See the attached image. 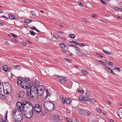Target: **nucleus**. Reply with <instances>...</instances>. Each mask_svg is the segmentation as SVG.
Returning a JSON list of instances; mask_svg holds the SVG:
<instances>
[{
  "label": "nucleus",
  "mask_w": 122,
  "mask_h": 122,
  "mask_svg": "<svg viewBox=\"0 0 122 122\" xmlns=\"http://www.w3.org/2000/svg\"><path fill=\"white\" fill-rule=\"evenodd\" d=\"M120 68L118 67H116L114 69V70H117L118 71H121V70H120Z\"/></svg>",
  "instance_id": "obj_46"
},
{
  "label": "nucleus",
  "mask_w": 122,
  "mask_h": 122,
  "mask_svg": "<svg viewBox=\"0 0 122 122\" xmlns=\"http://www.w3.org/2000/svg\"><path fill=\"white\" fill-rule=\"evenodd\" d=\"M66 99H64V98H63L62 99V103L64 104L65 102H66Z\"/></svg>",
  "instance_id": "obj_42"
},
{
  "label": "nucleus",
  "mask_w": 122,
  "mask_h": 122,
  "mask_svg": "<svg viewBox=\"0 0 122 122\" xmlns=\"http://www.w3.org/2000/svg\"><path fill=\"white\" fill-rule=\"evenodd\" d=\"M33 108L29 112H26V111H25V112H21L22 113H25L24 115L25 117L28 118H31L33 115Z\"/></svg>",
  "instance_id": "obj_7"
},
{
  "label": "nucleus",
  "mask_w": 122,
  "mask_h": 122,
  "mask_svg": "<svg viewBox=\"0 0 122 122\" xmlns=\"http://www.w3.org/2000/svg\"><path fill=\"white\" fill-rule=\"evenodd\" d=\"M84 92V91L83 90H81L80 91V93L81 95H83Z\"/></svg>",
  "instance_id": "obj_54"
},
{
  "label": "nucleus",
  "mask_w": 122,
  "mask_h": 122,
  "mask_svg": "<svg viewBox=\"0 0 122 122\" xmlns=\"http://www.w3.org/2000/svg\"><path fill=\"white\" fill-rule=\"evenodd\" d=\"M46 96L45 97L47 98L48 96L50 97V93L48 91V90H46Z\"/></svg>",
  "instance_id": "obj_25"
},
{
  "label": "nucleus",
  "mask_w": 122,
  "mask_h": 122,
  "mask_svg": "<svg viewBox=\"0 0 122 122\" xmlns=\"http://www.w3.org/2000/svg\"><path fill=\"white\" fill-rule=\"evenodd\" d=\"M113 63L112 62L110 61L108 63V65L109 66H111L112 67H113L114 66V65H113Z\"/></svg>",
  "instance_id": "obj_36"
},
{
  "label": "nucleus",
  "mask_w": 122,
  "mask_h": 122,
  "mask_svg": "<svg viewBox=\"0 0 122 122\" xmlns=\"http://www.w3.org/2000/svg\"><path fill=\"white\" fill-rule=\"evenodd\" d=\"M119 5L120 7H122V2H119Z\"/></svg>",
  "instance_id": "obj_53"
},
{
  "label": "nucleus",
  "mask_w": 122,
  "mask_h": 122,
  "mask_svg": "<svg viewBox=\"0 0 122 122\" xmlns=\"http://www.w3.org/2000/svg\"><path fill=\"white\" fill-rule=\"evenodd\" d=\"M71 102V100L70 99H68L66 101V103L67 104H69Z\"/></svg>",
  "instance_id": "obj_33"
},
{
  "label": "nucleus",
  "mask_w": 122,
  "mask_h": 122,
  "mask_svg": "<svg viewBox=\"0 0 122 122\" xmlns=\"http://www.w3.org/2000/svg\"><path fill=\"white\" fill-rule=\"evenodd\" d=\"M25 23H29V20H26L24 21Z\"/></svg>",
  "instance_id": "obj_48"
},
{
  "label": "nucleus",
  "mask_w": 122,
  "mask_h": 122,
  "mask_svg": "<svg viewBox=\"0 0 122 122\" xmlns=\"http://www.w3.org/2000/svg\"><path fill=\"white\" fill-rule=\"evenodd\" d=\"M7 113L6 112V114L5 115V119L6 120H7Z\"/></svg>",
  "instance_id": "obj_49"
},
{
  "label": "nucleus",
  "mask_w": 122,
  "mask_h": 122,
  "mask_svg": "<svg viewBox=\"0 0 122 122\" xmlns=\"http://www.w3.org/2000/svg\"><path fill=\"white\" fill-rule=\"evenodd\" d=\"M80 51L81 50H78L76 51V52L77 55L80 56H82L83 55V54Z\"/></svg>",
  "instance_id": "obj_20"
},
{
  "label": "nucleus",
  "mask_w": 122,
  "mask_h": 122,
  "mask_svg": "<svg viewBox=\"0 0 122 122\" xmlns=\"http://www.w3.org/2000/svg\"><path fill=\"white\" fill-rule=\"evenodd\" d=\"M34 13H35V12L34 11H32L31 12V15H35V14H34Z\"/></svg>",
  "instance_id": "obj_59"
},
{
  "label": "nucleus",
  "mask_w": 122,
  "mask_h": 122,
  "mask_svg": "<svg viewBox=\"0 0 122 122\" xmlns=\"http://www.w3.org/2000/svg\"><path fill=\"white\" fill-rule=\"evenodd\" d=\"M53 36L54 38L57 39L59 38V36L57 34L54 33L53 35Z\"/></svg>",
  "instance_id": "obj_19"
},
{
  "label": "nucleus",
  "mask_w": 122,
  "mask_h": 122,
  "mask_svg": "<svg viewBox=\"0 0 122 122\" xmlns=\"http://www.w3.org/2000/svg\"><path fill=\"white\" fill-rule=\"evenodd\" d=\"M26 105L27 107L29 106H31L32 109H33V107L31 104L30 102L27 101L24 102H23L22 104L21 102L18 101L17 102L16 104L17 107L20 110V111L23 112H25L24 106H25Z\"/></svg>",
  "instance_id": "obj_2"
},
{
  "label": "nucleus",
  "mask_w": 122,
  "mask_h": 122,
  "mask_svg": "<svg viewBox=\"0 0 122 122\" xmlns=\"http://www.w3.org/2000/svg\"><path fill=\"white\" fill-rule=\"evenodd\" d=\"M61 47L62 48H64L65 46V45L64 43H61Z\"/></svg>",
  "instance_id": "obj_35"
},
{
  "label": "nucleus",
  "mask_w": 122,
  "mask_h": 122,
  "mask_svg": "<svg viewBox=\"0 0 122 122\" xmlns=\"http://www.w3.org/2000/svg\"><path fill=\"white\" fill-rule=\"evenodd\" d=\"M69 36L71 38L74 39L76 37V36L74 34H71L69 35Z\"/></svg>",
  "instance_id": "obj_22"
},
{
  "label": "nucleus",
  "mask_w": 122,
  "mask_h": 122,
  "mask_svg": "<svg viewBox=\"0 0 122 122\" xmlns=\"http://www.w3.org/2000/svg\"><path fill=\"white\" fill-rule=\"evenodd\" d=\"M33 110L36 113H39L41 111V109L40 106L38 104H36L34 107H33Z\"/></svg>",
  "instance_id": "obj_8"
},
{
  "label": "nucleus",
  "mask_w": 122,
  "mask_h": 122,
  "mask_svg": "<svg viewBox=\"0 0 122 122\" xmlns=\"http://www.w3.org/2000/svg\"><path fill=\"white\" fill-rule=\"evenodd\" d=\"M5 86L4 88V92L5 95L9 94L11 92V87L10 85L8 82L4 83Z\"/></svg>",
  "instance_id": "obj_6"
},
{
  "label": "nucleus",
  "mask_w": 122,
  "mask_h": 122,
  "mask_svg": "<svg viewBox=\"0 0 122 122\" xmlns=\"http://www.w3.org/2000/svg\"><path fill=\"white\" fill-rule=\"evenodd\" d=\"M102 50L103 52L106 54L109 55H110L111 54V52H109L108 51H107L104 50L103 49Z\"/></svg>",
  "instance_id": "obj_24"
},
{
  "label": "nucleus",
  "mask_w": 122,
  "mask_h": 122,
  "mask_svg": "<svg viewBox=\"0 0 122 122\" xmlns=\"http://www.w3.org/2000/svg\"><path fill=\"white\" fill-rule=\"evenodd\" d=\"M84 110L81 109L79 110V112L80 114H81L83 116V112H84Z\"/></svg>",
  "instance_id": "obj_28"
},
{
  "label": "nucleus",
  "mask_w": 122,
  "mask_h": 122,
  "mask_svg": "<svg viewBox=\"0 0 122 122\" xmlns=\"http://www.w3.org/2000/svg\"><path fill=\"white\" fill-rule=\"evenodd\" d=\"M11 69V68H9L6 65H4L3 67V70L5 72L10 71Z\"/></svg>",
  "instance_id": "obj_10"
},
{
  "label": "nucleus",
  "mask_w": 122,
  "mask_h": 122,
  "mask_svg": "<svg viewBox=\"0 0 122 122\" xmlns=\"http://www.w3.org/2000/svg\"><path fill=\"white\" fill-rule=\"evenodd\" d=\"M25 94V93L24 91H21L19 92L17 95V97L19 98H22L24 97Z\"/></svg>",
  "instance_id": "obj_9"
},
{
  "label": "nucleus",
  "mask_w": 122,
  "mask_h": 122,
  "mask_svg": "<svg viewBox=\"0 0 122 122\" xmlns=\"http://www.w3.org/2000/svg\"><path fill=\"white\" fill-rule=\"evenodd\" d=\"M31 28L32 30H35V29H36L35 28H36L35 27H31Z\"/></svg>",
  "instance_id": "obj_60"
},
{
  "label": "nucleus",
  "mask_w": 122,
  "mask_h": 122,
  "mask_svg": "<svg viewBox=\"0 0 122 122\" xmlns=\"http://www.w3.org/2000/svg\"><path fill=\"white\" fill-rule=\"evenodd\" d=\"M111 68H109V69H108V70H107V71H108L109 72H110V71L111 70Z\"/></svg>",
  "instance_id": "obj_61"
},
{
  "label": "nucleus",
  "mask_w": 122,
  "mask_h": 122,
  "mask_svg": "<svg viewBox=\"0 0 122 122\" xmlns=\"http://www.w3.org/2000/svg\"><path fill=\"white\" fill-rule=\"evenodd\" d=\"M18 110L17 109H15L13 111V112L12 113V115L14 117H16L15 114L16 113V112Z\"/></svg>",
  "instance_id": "obj_16"
},
{
  "label": "nucleus",
  "mask_w": 122,
  "mask_h": 122,
  "mask_svg": "<svg viewBox=\"0 0 122 122\" xmlns=\"http://www.w3.org/2000/svg\"><path fill=\"white\" fill-rule=\"evenodd\" d=\"M91 112L87 110H84L83 112V116H89L91 114Z\"/></svg>",
  "instance_id": "obj_11"
},
{
  "label": "nucleus",
  "mask_w": 122,
  "mask_h": 122,
  "mask_svg": "<svg viewBox=\"0 0 122 122\" xmlns=\"http://www.w3.org/2000/svg\"><path fill=\"white\" fill-rule=\"evenodd\" d=\"M75 48L76 50V51H78V50H81L78 47H77L76 46L75 47Z\"/></svg>",
  "instance_id": "obj_50"
},
{
  "label": "nucleus",
  "mask_w": 122,
  "mask_h": 122,
  "mask_svg": "<svg viewBox=\"0 0 122 122\" xmlns=\"http://www.w3.org/2000/svg\"><path fill=\"white\" fill-rule=\"evenodd\" d=\"M97 111L99 113H101V112L100 109L99 108H97Z\"/></svg>",
  "instance_id": "obj_43"
},
{
  "label": "nucleus",
  "mask_w": 122,
  "mask_h": 122,
  "mask_svg": "<svg viewBox=\"0 0 122 122\" xmlns=\"http://www.w3.org/2000/svg\"><path fill=\"white\" fill-rule=\"evenodd\" d=\"M98 61L100 63H101L102 64H103L105 66L106 65V62H104L103 61H101V60H99Z\"/></svg>",
  "instance_id": "obj_31"
},
{
  "label": "nucleus",
  "mask_w": 122,
  "mask_h": 122,
  "mask_svg": "<svg viewBox=\"0 0 122 122\" xmlns=\"http://www.w3.org/2000/svg\"><path fill=\"white\" fill-rule=\"evenodd\" d=\"M90 92L89 91V90H87L86 94V96L87 97H89L90 96Z\"/></svg>",
  "instance_id": "obj_30"
},
{
  "label": "nucleus",
  "mask_w": 122,
  "mask_h": 122,
  "mask_svg": "<svg viewBox=\"0 0 122 122\" xmlns=\"http://www.w3.org/2000/svg\"><path fill=\"white\" fill-rule=\"evenodd\" d=\"M44 92V91L43 89L36 92H30V93L29 92H27L26 94L30 97L32 98L34 97L35 98L37 97L38 95L40 96H43Z\"/></svg>",
  "instance_id": "obj_3"
},
{
  "label": "nucleus",
  "mask_w": 122,
  "mask_h": 122,
  "mask_svg": "<svg viewBox=\"0 0 122 122\" xmlns=\"http://www.w3.org/2000/svg\"><path fill=\"white\" fill-rule=\"evenodd\" d=\"M4 83H3L1 85V83L0 82V92H1L3 90L4 91Z\"/></svg>",
  "instance_id": "obj_17"
},
{
  "label": "nucleus",
  "mask_w": 122,
  "mask_h": 122,
  "mask_svg": "<svg viewBox=\"0 0 122 122\" xmlns=\"http://www.w3.org/2000/svg\"><path fill=\"white\" fill-rule=\"evenodd\" d=\"M14 68L15 70H20V66H15L14 67Z\"/></svg>",
  "instance_id": "obj_23"
},
{
  "label": "nucleus",
  "mask_w": 122,
  "mask_h": 122,
  "mask_svg": "<svg viewBox=\"0 0 122 122\" xmlns=\"http://www.w3.org/2000/svg\"><path fill=\"white\" fill-rule=\"evenodd\" d=\"M115 10L118 11H122V9L120 8H119L117 7H115Z\"/></svg>",
  "instance_id": "obj_26"
},
{
  "label": "nucleus",
  "mask_w": 122,
  "mask_h": 122,
  "mask_svg": "<svg viewBox=\"0 0 122 122\" xmlns=\"http://www.w3.org/2000/svg\"><path fill=\"white\" fill-rule=\"evenodd\" d=\"M9 18L11 19L17 20L18 19L14 15L11 14H9Z\"/></svg>",
  "instance_id": "obj_13"
},
{
  "label": "nucleus",
  "mask_w": 122,
  "mask_h": 122,
  "mask_svg": "<svg viewBox=\"0 0 122 122\" xmlns=\"http://www.w3.org/2000/svg\"><path fill=\"white\" fill-rule=\"evenodd\" d=\"M78 3L81 6H83V4L80 1L78 2Z\"/></svg>",
  "instance_id": "obj_56"
},
{
  "label": "nucleus",
  "mask_w": 122,
  "mask_h": 122,
  "mask_svg": "<svg viewBox=\"0 0 122 122\" xmlns=\"http://www.w3.org/2000/svg\"><path fill=\"white\" fill-rule=\"evenodd\" d=\"M64 60H66L68 61L70 63L71 62V60H69L67 58H64Z\"/></svg>",
  "instance_id": "obj_41"
},
{
  "label": "nucleus",
  "mask_w": 122,
  "mask_h": 122,
  "mask_svg": "<svg viewBox=\"0 0 122 122\" xmlns=\"http://www.w3.org/2000/svg\"><path fill=\"white\" fill-rule=\"evenodd\" d=\"M44 87L41 85L38 86L36 84L35 85H32V86L30 85V92H37L39 91L40 90H42L44 89Z\"/></svg>",
  "instance_id": "obj_5"
},
{
  "label": "nucleus",
  "mask_w": 122,
  "mask_h": 122,
  "mask_svg": "<svg viewBox=\"0 0 122 122\" xmlns=\"http://www.w3.org/2000/svg\"><path fill=\"white\" fill-rule=\"evenodd\" d=\"M44 106L46 110L50 112L53 111L55 108L54 105L49 101L45 102L44 104Z\"/></svg>",
  "instance_id": "obj_4"
},
{
  "label": "nucleus",
  "mask_w": 122,
  "mask_h": 122,
  "mask_svg": "<svg viewBox=\"0 0 122 122\" xmlns=\"http://www.w3.org/2000/svg\"><path fill=\"white\" fill-rule=\"evenodd\" d=\"M67 80V79L66 77L62 76V78H61L60 82L61 83H64Z\"/></svg>",
  "instance_id": "obj_14"
},
{
  "label": "nucleus",
  "mask_w": 122,
  "mask_h": 122,
  "mask_svg": "<svg viewBox=\"0 0 122 122\" xmlns=\"http://www.w3.org/2000/svg\"><path fill=\"white\" fill-rule=\"evenodd\" d=\"M100 1L104 5L106 4V1H107V0H100Z\"/></svg>",
  "instance_id": "obj_29"
},
{
  "label": "nucleus",
  "mask_w": 122,
  "mask_h": 122,
  "mask_svg": "<svg viewBox=\"0 0 122 122\" xmlns=\"http://www.w3.org/2000/svg\"><path fill=\"white\" fill-rule=\"evenodd\" d=\"M17 78V83L18 84H21V87L23 88H27L30 89V85H31V82L30 80L29 79L27 78H25L22 81L21 78Z\"/></svg>",
  "instance_id": "obj_1"
},
{
  "label": "nucleus",
  "mask_w": 122,
  "mask_h": 122,
  "mask_svg": "<svg viewBox=\"0 0 122 122\" xmlns=\"http://www.w3.org/2000/svg\"><path fill=\"white\" fill-rule=\"evenodd\" d=\"M66 112L68 113H70V110L68 109H66Z\"/></svg>",
  "instance_id": "obj_55"
},
{
  "label": "nucleus",
  "mask_w": 122,
  "mask_h": 122,
  "mask_svg": "<svg viewBox=\"0 0 122 122\" xmlns=\"http://www.w3.org/2000/svg\"><path fill=\"white\" fill-rule=\"evenodd\" d=\"M78 97L79 98V99L80 101H81L82 100V98L83 97L82 96L80 95Z\"/></svg>",
  "instance_id": "obj_38"
},
{
  "label": "nucleus",
  "mask_w": 122,
  "mask_h": 122,
  "mask_svg": "<svg viewBox=\"0 0 122 122\" xmlns=\"http://www.w3.org/2000/svg\"><path fill=\"white\" fill-rule=\"evenodd\" d=\"M81 20H83L85 22H88L87 20L86 19H85L84 18H82Z\"/></svg>",
  "instance_id": "obj_39"
},
{
  "label": "nucleus",
  "mask_w": 122,
  "mask_h": 122,
  "mask_svg": "<svg viewBox=\"0 0 122 122\" xmlns=\"http://www.w3.org/2000/svg\"><path fill=\"white\" fill-rule=\"evenodd\" d=\"M96 54L98 56L101 57L102 58H103V56L101 54L98 53H97Z\"/></svg>",
  "instance_id": "obj_47"
},
{
  "label": "nucleus",
  "mask_w": 122,
  "mask_h": 122,
  "mask_svg": "<svg viewBox=\"0 0 122 122\" xmlns=\"http://www.w3.org/2000/svg\"><path fill=\"white\" fill-rule=\"evenodd\" d=\"M11 35L15 38H18V36L17 35L14 34L13 33H11Z\"/></svg>",
  "instance_id": "obj_34"
},
{
  "label": "nucleus",
  "mask_w": 122,
  "mask_h": 122,
  "mask_svg": "<svg viewBox=\"0 0 122 122\" xmlns=\"http://www.w3.org/2000/svg\"><path fill=\"white\" fill-rule=\"evenodd\" d=\"M5 44L7 45H10V44L7 41H6L5 42Z\"/></svg>",
  "instance_id": "obj_58"
},
{
  "label": "nucleus",
  "mask_w": 122,
  "mask_h": 122,
  "mask_svg": "<svg viewBox=\"0 0 122 122\" xmlns=\"http://www.w3.org/2000/svg\"><path fill=\"white\" fill-rule=\"evenodd\" d=\"M26 43L25 42H22L21 43V44L23 46H25L26 45Z\"/></svg>",
  "instance_id": "obj_57"
},
{
  "label": "nucleus",
  "mask_w": 122,
  "mask_h": 122,
  "mask_svg": "<svg viewBox=\"0 0 122 122\" xmlns=\"http://www.w3.org/2000/svg\"><path fill=\"white\" fill-rule=\"evenodd\" d=\"M112 73L113 75H114L115 74V73L112 70H111V71H110V72Z\"/></svg>",
  "instance_id": "obj_52"
},
{
  "label": "nucleus",
  "mask_w": 122,
  "mask_h": 122,
  "mask_svg": "<svg viewBox=\"0 0 122 122\" xmlns=\"http://www.w3.org/2000/svg\"><path fill=\"white\" fill-rule=\"evenodd\" d=\"M5 97V96L0 93V98H1L2 99L3 98H4V97Z\"/></svg>",
  "instance_id": "obj_37"
},
{
  "label": "nucleus",
  "mask_w": 122,
  "mask_h": 122,
  "mask_svg": "<svg viewBox=\"0 0 122 122\" xmlns=\"http://www.w3.org/2000/svg\"><path fill=\"white\" fill-rule=\"evenodd\" d=\"M103 113L105 115H106L107 114V113H106V112H105V111L103 112Z\"/></svg>",
  "instance_id": "obj_62"
},
{
  "label": "nucleus",
  "mask_w": 122,
  "mask_h": 122,
  "mask_svg": "<svg viewBox=\"0 0 122 122\" xmlns=\"http://www.w3.org/2000/svg\"><path fill=\"white\" fill-rule=\"evenodd\" d=\"M70 42L74 43L75 45H77L78 44V43L77 41H75L74 40H72L70 41Z\"/></svg>",
  "instance_id": "obj_27"
},
{
  "label": "nucleus",
  "mask_w": 122,
  "mask_h": 122,
  "mask_svg": "<svg viewBox=\"0 0 122 122\" xmlns=\"http://www.w3.org/2000/svg\"><path fill=\"white\" fill-rule=\"evenodd\" d=\"M0 122H6L3 119L1 118L0 120Z\"/></svg>",
  "instance_id": "obj_51"
},
{
  "label": "nucleus",
  "mask_w": 122,
  "mask_h": 122,
  "mask_svg": "<svg viewBox=\"0 0 122 122\" xmlns=\"http://www.w3.org/2000/svg\"><path fill=\"white\" fill-rule=\"evenodd\" d=\"M54 78L56 81H60L61 78H62V76H54Z\"/></svg>",
  "instance_id": "obj_15"
},
{
  "label": "nucleus",
  "mask_w": 122,
  "mask_h": 122,
  "mask_svg": "<svg viewBox=\"0 0 122 122\" xmlns=\"http://www.w3.org/2000/svg\"><path fill=\"white\" fill-rule=\"evenodd\" d=\"M66 119L67 121L68 122H71V120L69 118H68L67 117H66Z\"/></svg>",
  "instance_id": "obj_44"
},
{
  "label": "nucleus",
  "mask_w": 122,
  "mask_h": 122,
  "mask_svg": "<svg viewBox=\"0 0 122 122\" xmlns=\"http://www.w3.org/2000/svg\"><path fill=\"white\" fill-rule=\"evenodd\" d=\"M23 118V115L21 114H20L19 115L18 117L16 119L15 121L16 122H20L22 121Z\"/></svg>",
  "instance_id": "obj_12"
},
{
  "label": "nucleus",
  "mask_w": 122,
  "mask_h": 122,
  "mask_svg": "<svg viewBox=\"0 0 122 122\" xmlns=\"http://www.w3.org/2000/svg\"><path fill=\"white\" fill-rule=\"evenodd\" d=\"M117 18L118 19H122L121 17L120 16H118L117 17Z\"/></svg>",
  "instance_id": "obj_63"
},
{
  "label": "nucleus",
  "mask_w": 122,
  "mask_h": 122,
  "mask_svg": "<svg viewBox=\"0 0 122 122\" xmlns=\"http://www.w3.org/2000/svg\"><path fill=\"white\" fill-rule=\"evenodd\" d=\"M82 100H84L86 101H89L90 98L87 97H84L83 96V97L82 98Z\"/></svg>",
  "instance_id": "obj_21"
},
{
  "label": "nucleus",
  "mask_w": 122,
  "mask_h": 122,
  "mask_svg": "<svg viewBox=\"0 0 122 122\" xmlns=\"http://www.w3.org/2000/svg\"><path fill=\"white\" fill-rule=\"evenodd\" d=\"M30 35L33 36L35 35L36 34V33L32 31H30Z\"/></svg>",
  "instance_id": "obj_32"
},
{
  "label": "nucleus",
  "mask_w": 122,
  "mask_h": 122,
  "mask_svg": "<svg viewBox=\"0 0 122 122\" xmlns=\"http://www.w3.org/2000/svg\"><path fill=\"white\" fill-rule=\"evenodd\" d=\"M82 73L85 75H86L87 74V72L86 70L84 68H82L81 70Z\"/></svg>",
  "instance_id": "obj_18"
},
{
  "label": "nucleus",
  "mask_w": 122,
  "mask_h": 122,
  "mask_svg": "<svg viewBox=\"0 0 122 122\" xmlns=\"http://www.w3.org/2000/svg\"><path fill=\"white\" fill-rule=\"evenodd\" d=\"M109 120L111 122H114L111 119H109Z\"/></svg>",
  "instance_id": "obj_64"
},
{
  "label": "nucleus",
  "mask_w": 122,
  "mask_h": 122,
  "mask_svg": "<svg viewBox=\"0 0 122 122\" xmlns=\"http://www.w3.org/2000/svg\"><path fill=\"white\" fill-rule=\"evenodd\" d=\"M72 122H78L75 119H73L72 120Z\"/></svg>",
  "instance_id": "obj_45"
},
{
  "label": "nucleus",
  "mask_w": 122,
  "mask_h": 122,
  "mask_svg": "<svg viewBox=\"0 0 122 122\" xmlns=\"http://www.w3.org/2000/svg\"><path fill=\"white\" fill-rule=\"evenodd\" d=\"M78 44H79V45L81 47H83L85 46L84 44L83 43H78Z\"/></svg>",
  "instance_id": "obj_40"
}]
</instances>
